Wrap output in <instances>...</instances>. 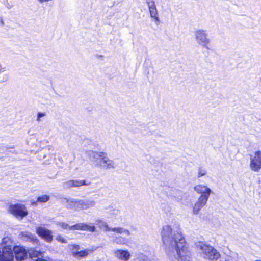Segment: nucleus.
I'll return each instance as SVG.
<instances>
[{"label":"nucleus","instance_id":"nucleus-1","mask_svg":"<svg viewBox=\"0 0 261 261\" xmlns=\"http://www.w3.org/2000/svg\"><path fill=\"white\" fill-rule=\"evenodd\" d=\"M162 240L168 256L172 258L175 252L186 253L187 243L178 227L169 224L163 226L161 232Z\"/></svg>","mask_w":261,"mask_h":261},{"label":"nucleus","instance_id":"nucleus-2","mask_svg":"<svg viewBox=\"0 0 261 261\" xmlns=\"http://www.w3.org/2000/svg\"><path fill=\"white\" fill-rule=\"evenodd\" d=\"M195 246L201 256L205 259L217 260L220 257V254L216 249L204 242H197Z\"/></svg>","mask_w":261,"mask_h":261},{"label":"nucleus","instance_id":"nucleus-3","mask_svg":"<svg viewBox=\"0 0 261 261\" xmlns=\"http://www.w3.org/2000/svg\"><path fill=\"white\" fill-rule=\"evenodd\" d=\"M88 155L95 160L97 165L102 169H114L115 165L114 161L110 160L106 153L90 151L88 152Z\"/></svg>","mask_w":261,"mask_h":261},{"label":"nucleus","instance_id":"nucleus-4","mask_svg":"<svg viewBox=\"0 0 261 261\" xmlns=\"http://www.w3.org/2000/svg\"><path fill=\"white\" fill-rule=\"evenodd\" d=\"M194 40L196 43L203 48L209 50L211 40L206 30L197 29L194 32Z\"/></svg>","mask_w":261,"mask_h":261},{"label":"nucleus","instance_id":"nucleus-5","mask_svg":"<svg viewBox=\"0 0 261 261\" xmlns=\"http://www.w3.org/2000/svg\"><path fill=\"white\" fill-rule=\"evenodd\" d=\"M250 168L254 172L261 169V151L258 150L250 155Z\"/></svg>","mask_w":261,"mask_h":261},{"label":"nucleus","instance_id":"nucleus-6","mask_svg":"<svg viewBox=\"0 0 261 261\" xmlns=\"http://www.w3.org/2000/svg\"><path fill=\"white\" fill-rule=\"evenodd\" d=\"M8 210L10 213L17 218H23L28 214L26 206L22 204H17L11 205Z\"/></svg>","mask_w":261,"mask_h":261},{"label":"nucleus","instance_id":"nucleus-7","mask_svg":"<svg viewBox=\"0 0 261 261\" xmlns=\"http://www.w3.org/2000/svg\"><path fill=\"white\" fill-rule=\"evenodd\" d=\"M36 229V233L46 242L50 243L53 241V236L51 230L42 226H38Z\"/></svg>","mask_w":261,"mask_h":261},{"label":"nucleus","instance_id":"nucleus-8","mask_svg":"<svg viewBox=\"0 0 261 261\" xmlns=\"http://www.w3.org/2000/svg\"><path fill=\"white\" fill-rule=\"evenodd\" d=\"M0 258L2 261H13L14 252L11 246L3 247Z\"/></svg>","mask_w":261,"mask_h":261},{"label":"nucleus","instance_id":"nucleus-9","mask_svg":"<svg viewBox=\"0 0 261 261\" xmlns=\"http://www.w3.org/2000/svg\"><path fill=\"white\" fill-rule=\"evenodd\" d=\"M197 193L201 194L199 197L204 198L208 199L210 196L212 192L211 189L203 184H198L194 188Z\"/></svg>","mask_w":261,"mask_h":261},{"label":"nucleus","instance_id":"nucleus-10","mask_svg":"<svg viewBox=\"0 0 261 261\" xmlns=\"http://www.w3.org/2000/svg\"><path fill=\"white\" fill-rule=\"evenodd\" d=\"M90 182H86L85 180H69L63 183L64 189H69L72 187H79L81 186H89Z\"/></svg>","mask_w":261,"mask_h":261},{"label":"nucleus","instance_id":"nucleus-11","mask_svg":"<svg viewBox=\"0 0 261 261\" xmlns=\"http://www.w3.org/2000/svg\"><path fill=\"white\" fill-rule=\"evenodd\" d=\"M115 257L121 261H128L131 257L130 252L127 250L118 249L114 251Z\"/></svg>","mask_w":261,"mask_h":261},{"label":"nucleus","instance_id":"nucleus-12","mask_svg":"<svg viewBox=\"0 0 261 261\" xmlns=\"http://www.w3.org/2000/svg\"><path fill=\"white\" fill-rule=\"evenodd\" d=\"M15 258L18 261L24 260L27 256L26 250L20 246H15L13 248Z\"/></svg>","mask_w":261,"mask_h":261},{"label":"nucleus","instance_id":"nucleus-13","mask_svg":"<svg viewBox=\"0 0 261 261\" xmlns=\"http://www.w3.org/2000/svg\"><path fill=\"white\" fill-rule=\"evenodd\" d=\"M96 202L94 200L90 199H78L77 205L79 210H87L93 207L95 205Z\"/></svg>","mask_w":261,"mask_h":261},{"label":"nucleus","instance_id":"nucleus-14","mask_svg":"<svg viewBox=\"0 0 261 261\" xmlns=\"http://www.w3.org/2000/svg\"><path fill=\"white\" fill-rule=\"evenodd\" d=\"M208 199L202 197H199L196 202L193 206V213L194 214H198L201 209L205 206Z\"/></svg>","mask_w":261,"mask_h":261},{"label":"nucleus","instance_id":"nucleus-15","mask_svg":"<svg viewBox=\"0 0 261 261\" xmlns=\"http://www.w3.org/2000/svg\"><path fill=\"white\" fill-rule=\"evenodd\" d=\"M186 248L188 252H186L185 254L184 253H181V254H179L178 252L177 251V252H175L174 255H172V257L171 258L174 257L175 258L177 259L178 261H191L190 257L191 252L188 245H186Z\"/></svg>","mask_w":261,"mask_h":261},{"label":"nucleus","instance_id":"nucleus-16","mask_svg":"<svg viewBox=\"0 0 261 261\" xmlns=\"http://www.w3.org/2000/svg\"><path fill=\"white\" fill-rule=\"evenodd\" d=\"M96 249V248L92 247L91 248L86 249L84 250H80L78 253H75V258H84L87 256L91 253Z\"/></svg>","mask_w":261,"mask_h":261},{"label":"nucleus","instance_id":"nucleus-17","mask_svg":"<svg viewBox=\"0 0 261 261\" xmlns=\"http://www.w3.org/2000/svg\"><path fill=\"white\" fill-rule=\"evenodd\" d=\"M66 207L70 209H74L78 210L79 205H77L78 199L69 198L66 199Z\"/></svg>","mask_w":261,"mask_h":261},{"label":"nucleus","instance_id":"nucleus-18","mask_svg":"<svg viewBox=\"0 0 261 261\" xmlns=\"http://www.w3.org/2000/svg\"><path fill=\"white\" fill-rule=\"evenodd\" d=\"M110 231L115 232L118 234H124L127 236H129L130 234V231L128 229L121 227H116L114 228L111 227Z\"/></svg>","mask_w":261,"mask_h":261},{"label":"nucleus","instance_id":"nucleus-19","mask_svg":"<svg viewBox=\"0 0 261 261\" xmlns=\"http://www.w3.org/2000/svg\"><path fill=\"white\" fill-rule=\"evenodd\" d=\"M96 222L97 224H98V227L104 231H109L110 229H111V227H109L106 222L101 220H97Z\"/></svg>","mask_w":261,"mask_h":261},{"label":"nucleus","instance_id":"nucleus-20","mask_svg":"<svg viewBox=\"0 0 261 261\" xmlns=\"http://www.w3.org/2000/svg\"><path fill=\"white\" fill-rule=\"evenodd\" d=\"M135 261H150L148 256L142 253L137 254Z\"/></svg>","mask_w":261,"mask_h":261},{"label":"nucleus","instance_id":"nucleus-21","mask_svg":"<svg viewBox=\"0 0 261 261\" xmlns=\"http://www.w3.org/2000/svg\"><path fill=\"white\" fill-rule=\"evenodd\" d=\"M69 248L71 250V252L72 254V255L75 257V253H78V252L80 251V247L79 245H69Z\"/></svg>","mask_w":261,"mask_h":261},{"label":"nucleus","instance_id":"nucleus-22","mask_svg":"<svg viewBox=\"0 0 261 261\" xmlns=\"http://www.w3.org/2000/svg\"><path fill=\"white\" fill-rule=\"evenodd\" d=\"M85 223H79L71 226L72 230H78L84 231Z\"/></svg>","mask_w":261,"mask_h":261},{"label":"nucleus","instance_id":"nucleus-23","mask_svg":"<svg viewBox=\"0 0 261 261\" xmlns=\"http://www.w3.org/2000/svg\"><path fill=\"white\" fill-rule=\"evenodd\" d=\"M50 199V196L47 195H43L37 198V201L41 203L47 202Z\"/></svg>","mask_w":261,"mask_h":261},{"label":"nucleus","instance_id":"nucleus-24","mask_svg":"<svg viewBox=\"0 0 261 261\" xmlns=\"http://www.w3.org/2000/svg\"><path fill=\"white\" fill-rule=\"evenodd\" d=\"M22 236L27 239V240H30L31 241H38V240L35 237L30 233H22Z\"/></svg>","mask_w":261,"mask_h":261},{"label":"nucleus","instance_id":"nucleus-25","mask_svg":"<svg viewBox=\"0 0 261 261\" xmlns=\"http://www.w3.org/2000/svg\"><path fill=\"white\" fill-rule=\"evenodd\" d=\"M56 224L57 226L61 227L63 229L72 230V229L71 228V226L69 225L67 223L65 222H57Z\"/></svg>","mask_w":261,"mask_h":261},{"label":"nucleus","instance_id":"nucleus-26","mask_svg":"<svg viewBox=\"0 0 261 261\" xmlns=\"http://www.w3.org/2000/svg\"><path fill=\"white\" fill-rule=\"evenodd\" d=\"M95 230L96 228L94 225L85 223L84 231H88L93 232H95Z\"/></svg>","mask_w":261,"mask_h":261},{"label":"nucleus","instance_id":"nucleus-27","mask_svg":"<svg viewBox=\"0 0 261 261\" xmlns=\"http://www.w3.org/2000/svg\"><path fill=\"white\" fill-rule=\"evenodd\" d=\"M150 17L154 18L156 21H159L158 13L157 9L149 10Z\"/></svg>","mask_w":261,"mask_h":261},{"label":"nucleus","instance_id":"nucleus-28","mask_svg":"<svg viewBox=\"0 0 261 261\" xmlns=\"http://www.w3.org/2000/svg\"><path fill=\"white\" fill-rule=\"evenodd\" d=\"M146 3L148 5L149 10L156 9L155 3L153 0H147Z\"/></svg>","mask_w":261,"mask_h":261},{"label":"nucleus","instance_id":"nucleus-29","mask_svg":"<svg viewBox=\"0 0 261 261\" xmlns=\"http://www.w3.org/2000/svg\"><path fill=\"white\" fill-rule=\"evenodd\" d=\"M32 255H33L34 256H36L38 258V259L36 261H46L44 259L39 258V256H41L42 253L38 251H33L32 253H30Z\"/></svg>","mask_w":261,"mask_h":261},{"label":"nucleus","instance_id":"nucleus-30","mask_svg":"<svg viewBox=\"0 0 261 261\" xmlns=\"http://www.w3.org/2000/svg\"><path fill=\"white\" fill-rule=\"evenodd\" d=\"M115 242L116 243L121 245L124 244L125 243V239L122 237H116L114 240Z\"/></svg>","mask_w":261,"mask_h":261},{"label":"nucleus","instance_id":"nucleus-31","mask_svg":"<svg viewBox=\"0 0 261 261\" xmlns=\"http://www.w3.org/2000/svg\"><path fill=\"white\" fill-rule=\"evenodd\" d=\"M120 214V210L118 209V208H114L113 209L111 213H110L111 215L112 216V217H116V216L119 215Z\"/></svg>","mask_w":261,"mask_h":261},{"label":"nucleus","instance_id":"nucleus-32","mask_svg":"<svg viewBox=\"0 0 261 261\" xmlns=\"http://www.w3.org/2000/svg\"><path fill=\"white\" fill-rule=\"evenodd\" d=\"M207 172L204 169L199 168L198 169V177H200L202 176L206 175Z\"/></svg>","mask_w":261,"mask_h":261},{"label":"nucleus","instance_id":"nucleus-33","mask_svg":"<svg viewBox=\"0 0 261 261\" xmlns=\"http://www.w3.org/2000/svg\"><path fill=\"white\" fill-rule=\"evenodd\" d=\"M56 240L63 243H67L66 240L61 235H58L56 237Z\"/></svg>","mask_w":261,"mask_h":261},{"label":"nucleus","instance_id":"nucleus-34","mask_svg":"<svg viewBox=\"0 0 261 261\" xmlns=\"http://www.w3.org/2000/svg\"><path fill=\"white\" fill-rule=\"evenodd\" d=\"M8 80V75L5 73L3 75V77L0 76V83L6 82Z\"/></svg>","mask_w":261,"mask_h":261},{"label":"nucleus","instance_id":"nucleus-35","mask_svg":"<svg viewBox=\"0 0 261 261\" xmlns=\"http://www.w3.org/2000/svg\"><path fill=\"white\" fill-rule=\"evenodd\" d=\"M45 115V114L44 113L39 112L38 113V116H37V121H40V118L41 117H42L44 116Z\"/></svg>","mask_w":261,"mask_h":261}]
</instances>
